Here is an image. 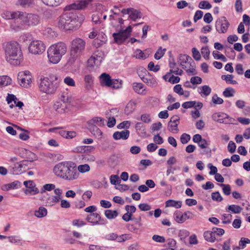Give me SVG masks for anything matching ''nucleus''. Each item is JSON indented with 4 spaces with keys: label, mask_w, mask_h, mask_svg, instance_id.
<instances>
[{
    "label": "nucleus",
    "mask_w": 250,
    "mask_h": 250,
    "mask_svg": "<svg viewBox=\"0 0 250 250\" xmlns=\"http://www.w3.org/2000/svg\"><path fill=\"white\" fill-rule=\"evenodd\" d=\"M87 129L94 136L100 137L102 135V132L98 126H103L104 120L101 117H95L88 121L87 122Z\"/></svg>",
    "instance_id": "8"
},
{
    "label": "nucleus",
    "mask_w": 250,
    "mask_h": 250,
    "mask_svg": "<svg viewBox=\"0 0 250 250\" xmlns=\"http://www.w3.org/2000/svg\"><path fill=\"white\" fill-rule=\"evenodd\" d=\"M131 31L132 27L129 26L124 30L120 31L117 33H113L112 36L115 42L118 44L122 43L129 37Z\"/></svg>",
    "instance_id": "11"
},
{
    "label": "nucleus",
    "mask_w": 250,
    "mask_h": 250,
    "mask_svg": "<svg viewBox=\"0 0 250 250\" xmlns=\"http://www.w3.org/2000/svg\"><path fill=\"white\" fill-rule=\"evenodd\" d=\"M110 183L112 185H116L119 184L121 182V180L119 176L116 175H111L110 176Z\"/></svg>",
    "instance_id": "60"
},
{
    "label": "nucleus",
    "mask_w": 250,
    "mask_h": 250,
    "mask_svg": "<svg viewBox=\"0 0 250 250\" xmlns=\"http://www.w3.org/2000/svg\"><path fill=\"white\" fill-rule=\"evenodd\" d=\"M47 209L43 207H40L38 210L35 211V215L38 218H42L47 215Z\"/></svg>",
    "instance_id": "43"
},
{
    "label": "nucleus",
    "mask_w": 250,
    "mask_h": 250,
    "mask_svg": "<svg viewBox=\"0 0 250 250\" xmlns=\"http://www.w3.org/2000/svg\"><path fill=\"white\" fill-rule=\"evenodd\" d=\"M85 87L86 89H89L93 83V78L91 75H86L84 77Z\"/></svg>",
    "instance_id": "35"
},
{
    "label": "nucleus",
    "mask_w": 250,
    "mask_h": 250,
    "mask_svg": "<svg viewBox=\"0 0 250 250\" xmlns=\"http://www.w3.org/2000/svg\"><path fill=\"white\" fill-rule=\"evenodd\" d=\"M129 131L128 130H124L122 131L115 132L113 135V137L115 140L127 139L129 136Z\"/></svg>",
    "instance_id": "24"
},
{
    "label": "nucleus",
    "mask_w": 250,
    "mask_h": 250,
    "mask_svg": "<svg viewBox=\"0 0 250 250\" xmlns=\"http://www.w3.org/2000/svg\"><path fill=\"white\" fill-rule=\"evenodd\" d=\"M229 25V23L225 17H222L218 19L215 22V28L219 33H226Z\"/></svg>",
    "instance_id": "14"
},
{
    "label": "nucleus",
    "mask_w": 250,
    "mask_h": 250,
    "mask_svg": "<svg viewBox=\"0 0 250 250\" xmlns=\"http://www.w3.org/2000/svg\"><path fill=\"white\" fill-rule=\"evenodd\" d=\"M166 51V49L162 50V47H160L154 55L155 59L156 60L160 59L164 55Z\"/></svg>",
    "instance_id": "58"
},
{
    "label": "nucleus",
    "mask_w": 250,
    "mask_h": 250,
    "mask_svg": "<svg viewBox=\"0 0 250 250\" xmlns=\"http://www.w3.org/2000/svg\"><path fill=\"white\" fill-rule=\"evenodd\" d=\"M55 195H50L46 198V203L48 206H53L58 203L62 198V191L60 188L55 189Z\"/></svg>",
    "instance_id": "13"
},
{
    "label": "nucleus",
    "mask_w": 250,
    "mask_h": 250,
    "mask_svg": "<svg viewBox=\"0 0 250 250\" xmlns=\"http://www.w3.org/2000/svg\"><path fill=\"white\" fill-rule=\"evenodd\" d=\"M22 151L25 154L24 158L28 161L33 162L37 160L38 157L36 155L31 151L26 149H22Z\"/></svg>",
    "instance_id": "28"
},
{
    "label": "nucleus",
    "mask_w": 250,
    "mask_h": 250,
    "mask_svg": "<svg viewBox=\"0 0 250 250\" xmlns=\"http://www.w3.org/2000/svg\"><path fill=\"white\" fill-rule=\"evenodd\" d=\"M60 80L56 75H52L49 77L41 79L39 85L40 90L46 94L55 93L59 85Z\"/></svg>",
    "instance_id": "6"
},
{
    "label": "nucleus",
    "mask_w": 250,
    "mask_h": 250,
    "mask_svg": "<svg viewBox=\"0 0 250 250\" xmlns=\"http://www.w3.org/2000/svg\"><path fill=\"white\" fill-rule=\"evenodd\" d=\"M211 198L213 200L217 202H221L223 200L222 197L221 196L220 193L218 191L212 193Z\"/></svg>",
    "instance_id": "64"
},
{
    "label": "nucleus",
    "mask_w": 250,
    "mask_h": 250,
    "mask_svg": "<svg viewBox=\"0 0 250 250\" xmlns=\"http://www.w3.org/2000/svg\"><path fill=\"white\" fill-rule=\"evenodd\" d=\"M104 57V53L100 50L94 52L93 55L88 60L87 62L89 66L99 65L101 63Z\"/></svg>",
    "instance_id": "15"
},
{
    "label": "nucleus",
    "mask_w": 250,
    "mask_h": 250,
    "mask_svg": "<svg viewBox=\"0 0 250 250\" xmlns=\"http://www.w3.org/2000/svg\"><path fill=\"white\" fill-rule=\"evenodd\" d=\"M63 0H42V2L49 6H57L59 5Z\"/></svg>",
    "instance_id": "44"
},
{
    "label": "nucleus",
    "mask_w": 250,
    "mask_h": 250,
    "mask_svg": "<svg viewBox=\"0 0 250 250\" xmlns=\"http://www.w3.org/2000/svg\"><path fill=\"white\" fill-rule=\"evenodd\" d=\"M129 14V18L130 19L135 21L137 19H140L142 17L141 12L137 10L132 8H130Z\"/></svg>",
    "instance_id": "27"
},
{
    "label": "nucleus",
    "mask_w": 250,
    "mask_h": 250,
    "mask_svg": "<svg viewBox=\"0 0 250 250\" xmlns=\"http://www.w3.org/2000/svg\"><path fill=\"white\" fill-rule=\"evenodd\" d=\"M198 91L202 97H207L210 94L211 89L209 86L205 85L199 87Z\"/></svg>",
    "instance_id": "29"
},
{
    "label": "nucleus",
    "mask_w": 250,
    "mask_h": 250,
    "mask_svg": "<svg viewBox=\"0 0 250 250\" xmlns=\"http://www.w3.org/2000/svg\"><path fill=\"white\" fill-rule=\"evenodd\" d=\"M142 80L144 83L150 87H156L157 85V83L156 80L153 78H146L143 77L142 78Z\"/></svg>",
    "instance_id": "37"
},
{
    "label": "nucleus",
    "mask_w": 250,
    "mask_h": 250,
    "mask_svg": "<svg viewBox=\"0 0 250 250\" xmlns=\"http://www.w3.org/2000/svg\"><path fill=\"white\" fill-rule=\"evenodd\" d=\"M166 207H173L176 208H180L182 206L181 201H176L173 200H168L166 202Z\"/></svg>",
    "instance_id": "39"
},
{
    "label": "nucleus",
    "mask_w": 250,
    "mask_h": 250,
    "mask_svg": "<svg viewBox=\"0 0 250 250\" xmlns=\"http://www.w3.org/2000/svg\"><path fill=\"white\" fill-rule=\"evenodd\" d=\"M136 104L134 102L130 101L126 105L125 108V112L127 114H129L135 110Z\"/></svg>",
    "instance_id": "46"
},
{
    "label": "nucleus",
    "mask_w": 250,
    "mask_h": 250,
    "mask_svg": "<svg viewBox=\"0 0 250 250\" xmlns=\"http://www.w3.org/2000/svg\"><path fill=\"white\" fill-rule=\"evenodd\" d=\"M53 171L57 176L68 181L76 180L79 177L76 164L71 162L58 163L54 167Z\"/></svg>",
    "instance_id": "1"
},
{
    "label": "nucleus",
    "mask_w": 250,
    "mask_h": 250,
    "mask_svg": "<svg viewBox=\"0 0 250 250\" xmlns=\"http://www.w3.org/2000/svg\"><path fill=\"white\" fill-rule=\"evenodd\" d=\"M29 51L33 54H41L45 50L44 43L40 40L33 41L29 45Z\"/></svg>",
    "instance_id": "10"
},
{
    "label": "nucleus",
    "mask_w": 250,
    "mask_h": 250,
    "mask_svg": "<svg viewBox=\"0 0 250 250\" xmlns=\"http://www.w3.org/2000/svg\"><path fill=\"white\" fill-rule=\"evenodd\" d=\"M86 220L94 226L99 224V222L101 220V216L98 213H93L88 215Z\"/></svg>",
    "instance_id": "23"
},
{
    "label": "nucleus",
    "mask_w": 250,
    "mask_h": 250,
    "mask_svg": "<svg viewBox=\"0 0 250 250\" xmlns=\"http://www.w3.org/2000/svg\"><path fill=\"white\" fill-rule=\"evenodd\" d=\"M78 172L83 173L86 172H88L90 169V167L88 164L81 165L78 167L77 168Z\"/></svg>",
    "instance_id": "51"
},
{
    "label": "nucleus",
    "mask_w": 250,
    "mask_h": 250,
    "mask_svg": "<svg viewBox=\"0 0 250 250\" xmlns=\"http://www.w3.org/2000/svg\"><path fill=\"white\" fill-rule=\"evenodd\" d=\"M140 120L144 123L149 124L151 122V120L150 116L148 114L145 113L141 116Z\"/></svg>",
    "instance_id": "62"
},
{
    "label": "nucleus",
    "mask_w": 250,
    "mask_h": 250,
    "mask_svg": "<svg viewBox=\"0 0 250 250\" xmlns=\"http://www.w3.org/2000/svg\"><path fill=\"white\" fill-rule=\"evenodd\" d=\"M6 101L7 103L9 104V106L11 108L16 106V104L18 102V99L15 95L9 94H8V96L6 98Z\"/></svg>",
    "instance_id": "32"
},
{
    "label": "nucleus",
    "mask_w": 250,
    "mask_h": 250,
    "mask_svg": "<svg viewBox=\"0 0 250 250\" xmlns=\"http://www.w3.org/2000/svg\"><path fill=\"white\" fill-rule=\"evenodd\" d=\"M3 47L7 62L13 65H20L22 55L19 44L16 42H10L4 44Z\"/></svg>",
    "instance_id": "2"
},
{
    "label": "nucleus",
    "mask_w": 250,
    "mask_h": 250,
    "mask_svg": "<svg viewBox=\"0 0 250 250\" xmlns=\"http://www.w3.org/2000/svg\"><path fill=\"white\" fill-rule=\"evenodd\" d=\"M104 214L108 219H112L116 217L118 213L116 210L109 209L105 211Z\"/></svg>",
    "instance_id": "48"
},
{
    "label": "nucleus",
    "mask_w": 250,
    "mask_h": 250,
    "mask_svg": "<svg viewBox=\"0 0 250 250\" xmlns=\"http://www.w3.org/2000/svg\"><path fill=\"white\" fill-rule=\"evenodd\" d=\"M80 25L77 16L73 12H68L62 14L60 18L58 26L63 30H74Z\"/></svg>",
    "instance_id": "4"
},
{
    "label": "nucleus",
    "mask_w": 250,
    "mask_h": 250,
    "mask_svg": "<svg viewBox=\"0 0 250 250\" xmlns=\"http://www.w3.org/2000/svg\"><path fill=\"white\" fill-rule=\"evenodd\" d=\"M204 237L206 241L211 243L215 242L216 240L215 234L212 230L205 231L204 233Z\"/></svg>",
    "instance_id": "34"
},
{
    "label": "nucleus",
    "mask_w": 250,
    "mask_h": 250,
    "mask_svg": "<svg viewBox=\"0 0 250 250\" xmlns=\"http://www.w3.org/2000/svg\"><path fill=\"white\" fill-rule=\"evenodd\" d=\"M11 79L7 76H0V87L5 86L11 84Z\"/></svg>",
    "instance_id": "38"
},
{
    "label": "nucleus",
    "mask_w": 250,
    "mask_h": 250,
    "mask_svg": "<svg viewBox=\"0 0 250 250\" xmlns=\"http://www.w3.org/2000/svg\"><path fill=\"white\" fill-rule=\"evenodd\" d=\"M226 210L227 211H231V212L237 214L241 212L242 208L237 205H231L228 206L227 208H226Z\"/></svg>",
    "instance_id": "41"
},
{
    "label": "nucleus",
    "mask_w": 250,
    "mask_h": 250,
    "mask_svg": "<svg viewBox=\"0 0 250 250\" xmlns=\"http://www.w3.org/2000/svg\"><path fill=\"white\" fill-rule=\"evenodd\" d=\"M67 106L60 101L57 102L53 105V108L58 113H62L65 111Z\"/></svg>",
    "instance_id": "31"
},
{
    "label": "nucleus",
    "mask_w": 250,
    "mask_h": 250,
    "mask_svg": "<svg viewBox=\"0 0 250 250\" xmlns=\"http://www.w3.org/2000/svg\"><path fill=\"white\" fill-rule=\"evenodd\" d=\"M23 167L24 165L21 162L17 163L10 169L11 172L13 174H19L22 172V168Z\"/></svg>",
    "instance_id": "30"
},
{
    "label": "nucleus",
    "mask_w": 250,
    "mask_h": 250,
    "mask_svg": "<svg viewBox=\"0 0 250 250\" xmlns=\"http://www.w3.org/2000/svg\"><path fill=\"white\" fill-rule=\"evenodd\" d=\"M227 117V114L218 112L214 113L212 116V118L214 121L221 123L222 121Z\"/></svg>",
    "instance_id": "36"
},
{
    "label": "nucleus",
    "mask_w": 250,
    "mask_h": 250,
    "mask_svg": "<svg viewBox=\"0 0 250 250\" xmlns=\"http://www.w3.org/2000/svg\"><path fill=\"white\" fill-rule=\"evenodd\" d=\"M232 215L230 214H224L222 215V223L224 224H229L231 222Z\"/></svg>",
    "instance_id": "59"
},
{
    "label": "nucleus",
    "mask_w": 250,
    "mask_h": 250,
    "mask_svg": "<svg viewBox=\"0 0 250 250\" xmlns=\"http://www.w3.org/2000/svg\"><path fill=\"white\" fill-rule=\"evenodd\" d=\"M43 35L48 38H53L55 36L56 34L51 28L48 27L44 30Z\"/></svg>",
    "instance_id": "55"
},
{
    "label": "nucleus",
    "mask_w": 250,
    "mask_h": 250,
    "mask_svg": "<svg viewBox=\"0 0 250 250\" xmlns=\"http://www.w3.org/2000/svg\"><path fill=\"white\" fill-rule=\"evenodd\" d=\"M63 82L65 84L69 86L74 87L76 85L75 81L70 77L67 76L64 78Z\"/></svg>",
    "instance_id": "54"
},
{
    "label": "nucleus",
    "mask_w": 250,
    "mask_h": 250,
    "mask_svg": "<svg viewBox=\"0 0 250 250\" xmlns=\"http://www.w3.org/2000/svg\"><path fill=\"white\" fill-rule=\"evenodd\" d=\"M23 185L27 188L24 190V193L26 195H35L39 193V189L36 187V185L32 180L25 181Z\"/></svg>",
    "instance_id": "17"
},
{
    "label": "nucleus",
    "mask_w": 250,
    "mask_h": 250,
    "mask_svg": "<svg viewBox=\"0 0 250 250\" xmlns=\"http://www.w3.org/2000/svg\"><path fill=\"white\" fill-rule=\"evenodd\" d=\"M247 244H250V240L247 238L242 237L239 242V245L242 249H244Z\"/></svg>",
    "instance_id": "61"
},
{
    "label": "nucleus",
    "mask_w": 250,
    "mask_h": 250,
    "mask_svg": "<svg viewBox=\"0 0 250 250\" xmlns=\"http://www.w3.org/2000/svg\"><path fill=\"white\" fill-rule=\"evenodd\" d=\"M55 185L53 184H46L43 186L42 188L41 189V192L43 193L45 192L46 191H51L52 190H55Z\"/></svg>",
    "instance_id": "50"
},
{
    "label": "nucleus",
    "mask_w": 250,
    "mask_h": 250,
    "mask_svg": "<svg viewBox=\"0 0 250 250\" xmlns=\"http://www.w3.org/2000/svg\"><path fill=\"white\" fill-rule=\"evenodd\" d=\"M18 80L21 86L24 87H28L31 86L32 82V76L28 71H21L18 73Z\"/></svg>",
    "instance_id": "9"
},
{
    "label": "nucleus",
    "mask_w": 250,
    "mask_h": 250,
    "mask_svg": "<svg viewBox=\"0 0 250 250\" xmlns=\"http://www.w3.org/2000/svg\"><path fill=\"white\" fill-rule=\"evenodd\" d=\"M212 55L214 59H220L223 62H226L227 59L223 55L219 54V52L217 51H214L212 52Z\"/></svg>",
    "instance_id": "56"
},
{
    "label": "nucleus",
    "mask_w": 250,
    "mask_h": 250,
    "mask_svg": "<svg viewBox=\"0 0 250 250\" xmlns=\"http://www.w3.org/2000/svg\"><path fill=\"white\" fill-rule=\"evenodd\" d=\"M233 76L232 75H223L221 76L222 80L226 81L228 84H235L237 83V81L233 80Z\"/></svg>",
    "instance_id": "42"
},
{
    "label": "nucleus",
    "mask_w": 250,
    "mask_h": 250,
    "mask_svg": "<svg viewBox=\"0 0 250 250\" xmlns=\"http://www.w3.org/2000/svg\"><path fill=\"white\" fill-rule=\"evenodd\" d=\"M174 220L178 223H183L188 219H193L195 215L189 211L183 213L180 211H176L173 214Z\"/></svg>",
    "instance_id": "12"
},
{
    "label": "nucleus",
    "mask_w": 250,
    "mask_h": 250,
    "mask_svg": "<svg viewBox=\"0 0 250 250\" xmlns=\"http://www.w3.org/2000/svg\"><path fill=\"white\" fill-rule=\"evenodd\" d=\"M189 61H191L193 64H194L192 59L187 55L181 54L178 57V62L184 69L187 68V66L185 64L190 63Z\"/></svg>",
    "instance_id": "22"
},
{
    "label": "nucleus",
    "mask_w": 250,
    "mask_h": 250,
    "mask_svg": "<svg viewBox=\"0 0 250 250\" xmlns=\"http://www.w3.org/2000/svg\"><path fill=\"white\" fill-rule=\"evenodd\" d=\"M193 58L196 61H199L201 59V55L199 51L196 48L193 47L192 49Z\"/></svg>",
    "instance_id": "63"
},
{
    "label": "nucleus",
    "mask_w": 250,
    "mask_h": 250,
    "mask_svg": "<svg viewBox=\"0 0 250 250\" xmlns=\"http://www.w3.org/2000/svg\"><path fill=\"white\" fill-rule=\"evenodd\" d=\"M201 54H202L203 57L205 59H207V60L209 59L210 51L208 46H206V47H204L202 48Z\"/></svg>",
    "instance_id": "57"
},
{
    "label": "nucleus",
    "mask_w": 250,
    "mask_h": 250,
    "mask_svg": "<svg viewBox=\"0 0 250 250\" xmlns=\"http://www.w3.org/2000/svg\"><path fill=\"white\" fill-rule=\"evenodd\" d=\"M92 0L80 1L77 3H73L68 6L69 10H83L85 8Z\"/></svg>",
    "instance_id": "21"
},
{
    "label": "nucleus",
    "mask_w": 250,
    "mask_h": 250,
    "mask_svg": "<svg viewBox=\"0 0 250 250\" xmlns=\"http://www.w3.org/2000/svg\"><path fill=\"white\" fill-rule=\"evenodd\" d=\"M86 42L82 39L76 38L74 39L71 44L70 57L68 62L73 64L81 55L84 50Z\"/></svg>",
    "instance_id": "7"
},
{
    "label": "nucleus",
    "mask_w": 250,
    "mask_h": 250,
    "mask_svg": "<svg viewBox=\"0 0 250 250\" xmlns=\"http://www.w3.org/2000/svg\"><path fill=\"white\" fill-rule=\"evenodd\" d=\"M40 21L39 17L36 14L27 13L20 11L19 22H12L10 23V28L15 31H18L24 29V26H35Z\"/></svg>",
    "instance_id": "3"
},
{
    "label": "nucleus",
    "mask_w": 250,
    "mask_h": 250,
    "mask_svg": "<svg viewBox=\"0 0 250 250\" xmlns=\"http://www.w3.org/2000/svg\"><path fill=\"white\" fill-rule=\"evenodd\" d=\"M107 41V37L103 33H99L97 38L93 42V45L99 48L105 43Z\"/></svg>",
    "instance_id": "20"
},
{
    "label": "nucleus",
    "mask_w": 250,
    "mask_h": 250,
    "mask_svg": "<svg viewBox=\"0 0 250 250\" xmlns=\"http://www.w3.org/2000/svg\"><path fill=\"white\" fill-rule=\"evenodd\" d=\"M176 64L174 62H169V67L170 68V73H174L176 75H181L183 73V71L181 69H180L178 67L176 66Z\"/></svg>",
    "instance_id": "33"
},
{
    "label": "nucleus",
    "mask_w": 250,
    "mask_h": 250,
    "mask_svg": "<svg viewBox=\"0 0 250 250\" xmlns=\"http://www.w3.org/2000/svg\"><path fill=\"white\" fill-rule=\"evenodd\" d=\"M67 50L66 45L62 42H58L50 46L47 50V57L50 62L58 63Z\"/></svg>",
    "instance_id": "5"
},
{
    "label": "nucleus",
    "mask_w": 250,
    "mask_h": 250,
    "mask_svg": "<svg viewBox=\"0 0 250 250\" xmlns=\"http://www.w3.org/2000/svg\"><path fill=\"white\" fill-rule=\"evenodd\" d=\"M92 9L95 10L97 12L93 14L92 16V21L96 24L101 23L102 21L100 20L102 15L103 6L100 3H94L92 5Z\"/></svg>",
    "instance_id": "16"
},
{
    "label": "nucleus",
    "mask_w": 250,
    "mask_h": 250,
    "mask_svg": "<svg viewBox=\"0 0 250 250\" xmlns=\"http://www.w3.org/2000/svg\"><path fill=\"white\" fill-rule=\"evenodd\" d=\"M235 90L230 87L226 88L223 92V95L226 97H233L235 93Z\"/></svg>",
    "instance_id": "52"
},
{
    "label": "nucleus",
    "mask_w": 250,
    "mask_h": 250,
    "mask_svg": "<svg viewBox=\"0 0 250 250\" xmlns=\"http://www.w3.org/2000/svg\"><path fill=\"white\" fill-rule=\"evenodd\" d=\"M180 118L178 116H172L170 121L168 123L167 128L168 130L173 133H177L179 132V129L178 127V125L180 123L179 122Z\"/></svg>",
    "instance_id": "18"
},
{
    "label": "nucleus",
    "mask_w": 250,
    "mask_h": 250,
    "mask_svg": "<svg viewBox=\"0 0 250 250\" xmlns=\"http://www.w3.org/2000/svg\"><path fill=\"white\" fill-rule=\"evenodd\" d=\"M100 79L101 81V83L102 85H105L107 87L111 86L110 83L111 82V77L109 75L104 73L102 74L100 76Z\"/></svg>",
    "instance_id": "25"
},
{
    "label": "nucleus",
    "mask_w": 250,
    "mask_h": 250,
    "mask_svg": "<svg viewBox=\"0 0 250 250\" xmlns=\"http://www.w3.org/2000/svg\"><path fill=\"white\" fill-rule=\"evenodd\" d=\"M20 14V11H5L1 14L2 18L5 20H14L13 22L16 21L17 23L19 22V15Z\"/></svg>",
    "instance_id": "19"
},
{
    "label": "nucleus",
    "mask_w": 250,
    "mask_h": 250,
    "mask_svg": "<svg viewBox=\"0 0 250 250\" xmlns=\"http://www.w3.org/2000/svg\"><path fill=\"white\" fill-rule=\"evenodd\" d=\"M133 57L137 59L145 60L147 58L148 56L145 55L141 50L138 49L135 51Z\"/></svg>",
    "instance_id": "47"
},
{
    "label": "nucleus",
    "mask_w": 250,
    "mask_h": 250,
    "mask_svg": "<svg viewBox=\"0 0 250 250\" xmlns=\"http://www.w3.org/2000/svg\"><path fill=\"white\" fill-rule=\"evenodd\" d=\"M134 90L138 94H143L145 90L144 84L142 83H133Z\"/></svg>",
    "instance_id": "45"
},
{
    "label": "nucleus",
    "mask_w": 250,
    "mask_h": 250,
    "mask_svg": "<svg viewBox=\"0 0 250 250\" xmlns=\"http://www.w3.org/2000/svg\"><path fill=\"white\" fill-rule=\"evenodd\" d=\"M71 96L68 93H63L61 97L60 102L67 105L71 103Z\"/></svg>",
    "instance_id": "40"
},
{
    "label": "nucleus",
    "mask_w": 250,
    "mask_h": 250,
    "mask_svg": "<svg viewBox=\"0 0 250 250\" xmlns=\"http://www.w3.org/2000/svg\"><path fill=\"white\" fill-rule=\"evenodd\" d=\"M49 132H58L60 135H61L62 137L65 138L66 136V130H64L62 129V127H53L49 129Z\"/></svg>",
    "instance_id": "49"
},
{
    "label": "nucleus",
    "mask_w": 250,
    "mask_h": 250,
    "mask_svg": "<svg viewBox=\"0 0 250 250\" xmlns=\"http://www.w3.org/2000/svg\"><path fill=\"white\" fill-rule=\"evenodd\" d=\"M135 129L138 134L140 136L144 137L146 135L145 125L141 122H138L135 125Z\"/></svg>",
    "instance_id": "26"
},
{
    "label": "nucleus",
    "mask_w": 250,
    "mask_h": 250,
    "mask_svg": "<svg viewBox=\"0 0 250 250\" xmlns=\"http://www.w3.org/2000/svg\"><path fill=\"white\" fill-rule=\"evenodd\" d=\"M198 7L200 9H209L211 8L212 6L208 1L203 0L199 2Z\"/></svg>",
    "instance_id": "53"
}]
</instances>
